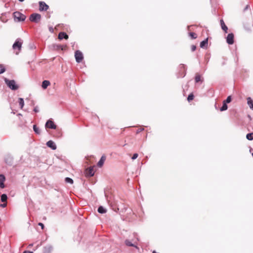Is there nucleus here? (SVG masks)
I'll return each instance as SVG.
<instances>
[{
    "label": "nucleus",
    "instance_id": "20e7f679",
    "mask_svg": "<svg viewBox=\"0 0 253 253\" xmlns=\"http://www.w3.org/2000/svg\"><path fill=\"white\" fill-rule=\"evenodd\" d=\"M75 57L76 61L77 63H81L83 60L84 55L83 53L81 51L78 50H76L75 52Z\"/></svg>",
    "mask_w": 253,
    "mask_h": 253
},
{
    "label": "nucleus",
    "instance_id": "e433bc0d",
    "mask_svg": "<svg viewBox=\"0 0 253 253\" xmlns=\"http://www.w3.org/2000/svg\"><path fill=\"white\" fill-rule=\"evenodd\" d=\"M144 130V128H139V129H138L136 130V134H138V133H139V132H140L141 131H143V130Z\"/></svg>",
    "mask_w": 253,
    "mask_h": 253
},
{
    "label": "nucleus",
    "instance_id": "5701e85b",
    "mask_svg": "<svg viewBox=\"0 0 253 253\" xmlns=\"http://www.w3.org/2000/svg\"><path fill=\"white\" fill-rule=\"evenodd\" d=\"M18 102L21 109H22L24 106V100L23 98H18Z\"/></svg>",
    "mask_w": 253,
    "mask_h": 253
},
{
    "label": "nucleus",
    "instance_id": "72a5a7b5",
    "mask_svg": "<svg viewBox=\"0 0 253 253\" xmlns=\"http://www.w3.org/2000/svg\"><path fill=\"white\" fill-rule=\"evenodd\" d=\"M189 36L192 39H195L197 38L196 34L193 32H190L189 33Z\"/></svg>",
    "mask_w": 253,
    "mask_h": 253
},
{
    "label": "nucleus",
    "instance_id": "aec40b11",
    "mask_svg": "<svg viewBox=\"0 0 253 253\" xmlns=\"http://www.w3.org/2000/svg\"><path fill=\"white\" fill-rule=\"evenodd\" d=\"M97 211L99 213H101V214H103V213H105L107 211V210H106V209H105L103 206H100L98 208V210H97Z\"/></svg>",
    "mask_w": 253,
    "mask_h": 253
},
{
    "label": "nucleus",
    "instance_id": "dca6fc26",
    "mask_svg": "<svg viewBox=\"0 0 253 253\" xmlns=\"http://www.w3.org/2000/svg\"><path fill=\"white\" fill-rule=\"evenodd\" d=\"M105 160H106V157L104 155L102 156L100 159L97 163V166L99 168L102 167L104 163Z\"/></svg>",
    "mask_w": 253,
    "mask_h": 253
},
{
    "label": "nucleus",
    "instance_id": "4c0bfd02",
    "mask_svg": "<svg viewBox=\"0 0 253 253\" xmlns=\"http://www.w3.org/2000/svg\"><path fill=\"white\" fill-rule=\"evenodd\" d=\"M196 49V46L195 45H192V46H191L192 51H194Z\"/></svg>",
    "mask_w": 253,
    "mask_h": 253
},
{
    "label": "nucleus",
    "instance_id": "0eeeda50",
    "mask_svg": "<svg viewBox=\"0 0 253 253\" xmlns=\"http://www.w3.org/2000/svg\"><path fill=\"white\" fill-rule=\"evenodd\" d=\"M4 162L7 165L11 166L13 162V158L12 155L10 154L6 155L4 158Z\"/></svg>",
    "mask_w": 253,
    "mask_h": 253
},
{
    "label": "nucleus",
    "instance_id": "f3484780",
    "mask_svg": "<svg viewBox=\"0 0 253 253\" xmlns=\"http://www.w3.org/2000/svg\"><path fill=\"white\" fill-rule=\"evenodd\" d=\"M220 23L221 27V29H222V30L224 31L225 33H227L228 27L225 25L223 20L221 19L220 20Z\"/></svg>",
    "mask_w": 253,
    "mask_h": 253
},
{
    "label": "nucleus",
    "instance_id": "6ab92c4d",
    "mask_svg": "<svg viewBox=\"0 0 253 253\" xmlns=\"http://www.w3.org/2000/svg\"><path fill=\"white\" fill-rule=\"evenodd\" d=\"M247 103L249 106L250 108L253 110V100L250 97L247 98Z\"/></svg>",
    "mask_w": 253,
    "mask_h": 253
},
{
    "label": "nucleus",
    "instance_id": "393cba45",
    "mask_svg": "<svg viewBox=\"0 0 253 253\" xmlns=\"http://www.w3.org/2000/svg\"><path fill=\"white\" fill-rule=\"evenodd\" d=\"M33 130L34 132L37 134H40L41 133L40 129L36 125L33 126Z\"/></svg>",
    "mask_w": 253,
    "mask_h": 253
},
{
    "label": "nucleus",
    "instance_id": "c85d7f7f",
    "mask_svg": "<svg viewBox=\"0 0 253 253\" xmlns=\"http://www.w3.org/2000/svg\"><path fill=\"white\" fill-rule=\"evenodd\" d=\"M195 81L196 83H198V82L201 81V77L200 74H196L195 77Z\"/></svg>",
    "mask_w": 253,
    "mask_h": 253
},
{
    "label": "nucleus",
    "instance_id": "2f4dec72",
    "mask_svg": "<svg viewBox=\"0 0 253 253\" xmlns=\"http://www.w3.org/2000/svg\"><path fill=\"white\" fill-rule=\"evenodd\" d=\"M194 98V95L192 93H190L188 95L187 97V100L188 102H190L191 101L193 100Z\"/></svg>",
    "mask_w": 253,
    "mask_h": 253
},
{
    "label": "nucleus",
    "instance_id": "1a4fd4ad",
    "mask_svg": "<svg viewBox=\"0 0 253 253\" xmlns=\"http://www.w3.org/2000/svg\"><path fill=\"white\" fill-rule=\"evenodd\" d=\"M45 127L46 128H48L50 129H56V125L54 123V122L51 120H48L45 123Z\"/></svg>",
    "mask_w": 253,
    "mask_h": 253
},
{
    "label": "nucleus",
    "instance_id": "f704fd0d",
    "mask_svg": "<svg viewBox=\"0 0 253 253\" xmlns=\"http://www.w3.org/2000/svg\"><path fill=\"white\" fill-rule=\"evenodd\" d=\"M138 156V155L137 153H134L133 154V156L131 157V159L132 160H135Z\"/></svg>",
    "mask_w": 253,
    "mask_h": 253
},
{
    "label": "nucleus",
    "instance_id": "a19ab883",
    "mask_svg": "<svg viewBox=\"0 0 253 253\" xmlns=\"http://www.w3.org/2000/svg\"><path fill=\"white\" fill-rule=\"evenodd\" d=\"M23 253H33V252L29 251H25L23 252Z\"/></svg>",
    "mask_w": 253,
    "mask_h": 253
},
{
    "label": "nucleus",
    "instance_id": "49530a36",
    "mask_svg": "<svg viewBox=\"0 0 253 253\" xmlns=\"http://www.w3.org/2000/svg\"><path fill=\"white\" fill-rule=\"evenodd\" d=\"M32 105H34V101H32Z\"/></svg>",
    "mask_w": 253,
    "mask_h": 253
},
{
    "label": "nucleus",
    "instance_id": "c756f323",
    "mask_svg": "<svg viewBox=\"0 0 253 253\" xmlns=\"http://www.w3.org/2000/svg\"><path fill=\"white\" fill-rule=\"evenodd\" d=\"M65 181L69 184H73L74 182L73 180L71 178L68 177L65 178Z\"/></svg>",
    "mask_w": 253,
    "mask_h": 253
},
{
    "label": "nucleus",
    "instance_id": "37998d69",
    "mask_svg": "<svg viewBox=\"0 0 253 253\" xmlns=\"http://www.w3.org/2000/svg\"><path fill=\"white\" fill-rule=\"evenodd\" d=\"M49 31L51 32H53V29L52 27H50L49 28Z\"/></svg>",
    "mask_w": 253,
    "mask_h": 253
},
{
    "label": "nucleus",
    "instance_id": "f03ea898",
    "mask_svg": "<svg viewBox=\"0 0 253 253\" xmlns=\"http://www.w3.org/2000/svg\"><path fill=\"white\" fill-rule=\"evenodd\" d=\"M14 18L17 19L18 22L24 21L26 19V16L19 11L14 12L13 14Z\"/></svg>",
    "mask_w": 253,
    "mask_h": 253
},
{
    "label": "nucleus",
    "instance_id": "ea45409f",
    "mask_svg": "<svg viewBox=\"0 0 253 253\" xmlns=\"http://www.w3.org/2000/svg\"><path fill=\"white\" fill-rule=\"evenodd\" d=\"M38 225L41 227L42 229H43V228L44 227V224L42 223L39 222L38 223Z\"/></svg>",
    "mask_w": 253,
    "mask_h": 253
},
{
    "label": "nucleus",
    "instance_id": "c9c22d12",
    "mask_svg": "<svg viewBox=\"0 0 253 253\" xmlns=\"http://www.w3.org/2000/svg\"><path fill=\"white\" fill-rule=\"evenodd\" d=\"M34 111L36 113H38L40 111L38 106L35 107Z\"/></svg>",
    "mask_w": 253,
    "mask_h": 253
},
{
    "label": "nucleus",
    "instance_id": "39448f33",
    "mask_svg": "<svg viewBox=\"0 0 253 253\" xmlns=\"http://www.w3.org/2000/svg\"><path fill=\"white\" fill-rule=\"evenodd\" d=\"M22 40L20 39H17L15 41L12 45V48L14 49H18L20 50L22 47Z\"/></svg>",
    "mask_w": 253,
    "mask_h": 253
},
{
    "label": "nucleus",
    "instance_id": "7c9ffc66",
    "mask_svg": "<svg viewBox=\"0 0 253 253\" xmlns=\"http://www.w3.org/2000/svg\"><path fill=\"white\" fill-rule=\"evenodd\" d=\"M54 47H55L56 48H57L58 49H61L63 50L65 49V46H63L61 44H56L54 45Z\"/></svg>",
    "mask_w": 253,
    "mask_h": 253
},
{
    "label": "nucleus",
    "instance_id": "a18cd8bd",
    "mask_svg": "<svg viewBox=\"0 0 253 253\" xmlns=\"http://www.w3.org/2000/svg\"><path fill=\"white\" fill-rule=\"evenodd\" d=\"M32 246H33V244H30V245H29V247H32Z\"/></svg>",
    "mask_w": 253,
    "mask_h": 253
},
{
    "label": "nucleus",
    "instance_id": "ddd939ff",
    "mask_svg": "<svg viewBox=\"0 0 253 253\" xmlns=\"http://www.w3.org/2000/svg\"><path fill=\"white\" fill-rule=\"evenodd\" d=\"M53 250V247L50 245H47L43 247V253H50Z\"/></svg>",
    "mask_w": 253,
    "mask_h": 253
},
{
    "label": "nucleus",
    "instance_id": "4be33fe9",
    "mask_svg": "<svg viewBox=\"0 0 253 253\" xmlns=\"http://www.w3.org/2000/svg\"><path fill=\"white\" fill-rule=\"evenodd\" d=\"M7 198V196L6 194H2L0 196V201L1 202H6Z\"/></svg>",
    "mask_w": 253,
    "mask_h": 253
},
{
    "label": "nucleus",
    "instance_id": "412c9836",
    "mask_svg": "<svg viewBox=\"0 0 253 253\" xmlns=\"http://www.w3.org/2000/svg\"><path fill=\"white\" fill-rule=\"evenodd\" d=\"M94 172L92 168H89L87 171V175L89 176H92L94 175Z\"/></svg>",
    "mask_w": 253,
    "mask_h": 253
},
{
    "label": "nucleus",
    "instance_id": "f257e3e1",
    "mask_svg": "<svg viewBox=\"0 0 253 253\" xmlns=\"http://www.w3.org/2000/svg\"><path fill=\"white\" fill-rule=\"evenodd\" d=\"M4 81L6 85L12 90H17L19 86L14 80H9L6 78H4Z\"/></svg>",
    "mask_w": 253,
    "mask_h": 253
},
{
    "label": "nucleus",
    "instance_id": "7ed1b4c3",
    "mask_svg": "<svg viewBox=\"0 0 253 253\" xmlns=\"http://www.w3.org/2000/svg\"><path fill=\"white\" fill-rule=\"evenodd\" d=\"M29 19L31 22L37 23L41 20V15L39 13H34L30 15Z\"/></svg>",
    "mask_w": 253,
    "mask_h": 253
},
{
    "label": "nucleus",
    "instance_id": "cd10ccee",
    "mask_svg": "<svg viewBox=\"0 0 253 253\" xmlns=\"http://www.w3.org/2000/svg\"><path fill=\"white\" fill-rule=\"evenodd\" d=\"M227 108H228V106H227V104L223 102L222 106L220 108V111L221 112L224 111H226L227 109Z\"/></svg>",
    "mask_w": 253,
    "mask_h": 253
},
{
    "label": "nucleus",
    "instance_id": "473e14b6",
    "mask_svg": "<svg viewBox=\"0 0 253 253\" xmlns=\"http://www.w3.org/2000/svg\"><path fill=\"white\" fill-rule=\"evenodd\" d=\"M231 100H232V97H231V96H228L227 97V98H226L225 100H224L223 101V102H224V103H226V104H227V103H230V102H231Z\"/></svg>",
    "mask_w": 253,
    "mask_h": 253
},
{
    "label": "nucleus",
    "instance_id": "a878e982",
    "mask_svg": "<svg viewBox=\"0 0 253 253\" xmlns=\"http://www.w3.org/2000/svg\"><path fill=\"white\" fill-rule=\"evenodd\" d=\"M246 138L250 140H253V132H250L248 133L246 135Z\"/></svg>",
    "mask_w": 253,
    "mask_h": 253
},
{
    "label": "nucleus",
    "instance_id": "423d86ee",
    "mask_svg": "<svg viewBox=\"0 0 253 253\" xmlns=\"http://www.w3.org/2000/svg\"><path fill=\"white\" fill-rule=\"evenodd\" d=\"M179 70H180V73L178 77L179 78H183L186 75V65L184 64H180L179 65Z\"/></svg>",
    "mask_w": 253,
    "mask_h": 253
},
{
    "label": "nucleus",
    "instance_id": "6e6552de",
    "mask_svg": "<svg viewBox=\"0 0 253 253\" xmlns=\"http://www.w3.org/2000/svg\"><path fill=\"white\" fill-rule=\"evenodd\" d=\"M226 42L228 44L232 45L234 42V35L233 33H231L228 34L226 37Z\"/></svg>",
    "mask_w": 253,
    "mask_h": 253
},
{
    "label": "nucleus",
    "instance_id": "f8f14e48",
    "mask_svg": "<svg viewBox=\"0 0 253 253\" xmlns=\"http://www.w3.org/2000/svg\"><path fill=\"white\" fill-rule=\"evenodd\" d=\"M58 38L60 40H62L64 39L67 40L69 38V36L66 33L61 32L58 34Z\"/></svg>",
    "mask_w": 253,
    "mask_h": 253
},
{
    "label": "nucleus",
    "instance_id": "4468645a",
    "mask_svg": "<svg viewBox=\"0 0 253 253\" xmlns=\"http://www.w3.org/2000/svg\"><path fill=\"white\" fill-rule=\"evenodd\" d=\"M5 180V177L4 174H0V188H4L5 187L4 181Z\"/></svg>",
    "mask_w": 253,
    "mask_h": 253
},
{
    "label": "nucleus",
    "instance_id": "de8ad7c7",
    "mask_svg": "<svg viewBox=\"0 0 253 253\" xmlns=\"http://www.w3.org/2000/svg\"><path fill=\"white\" fill-rule=\"evenodd\" d=\"M95 118H96L97 120H98V117H95Z\"/></svg>",
    "mask_w": 253,
    "mask_h": 253
},
{
    "label": "nucleus",
    "instance_id": "9b49d317",
    "mask_svg": "<svg viewBox=\"0 0 253 253\" xmlns=\"http://www.w3.org/2000/svg\"><path fill=\"white\" fill-rule=\"evenodd\" d=\"M46 144L48 147L51 148L53 150H55L57 148L56 144L52 140H50L48 141Z\"/></svg>",
    "mask_w": 253,
    "mask_h": 253
},
{
    "label": "nucleus",
    "instance_id": "c03bdc74",
    "mask_svg": "<svg viewBox=\"0 0 253 253\" xmlns=\"http://www.w3.org/2000/svg\"><path fill=\"white\" fill-rule=\"evenodd\" d=\"M20 2H23L24 1V0H18Z\"/></svg>",
    "mask_w": 253,
    "mask_h": 253
},
{
    "label": "nucleus",
    "instance_id": "bb28decb",
    "mask_svg": "<svg viewBox=\"0 0 253 253\" xmlns=\"http://www.w3.org/2000/svg\"><path fill=\"white\" fill-rule=\"evenodd\" d=\"M125 244L127 246H128V247H136V246L134 245V244L132 243L129 240H126L125 241Z\"/></svg>",
    "mask_w": 253,
    "mask_h": 253
},
{
    "label": "nucleus",
    "instance_id": "58836bf2",
    "mask_svg": "<svg viewBox=\"0 0 253 253\" xmlns=\"http://www.w3.org/2000/svg\"><path fill=\"white\" fill-rule=\"evenodd\" d=\"M7 206V204H6V202L5 203H3V204H1L0 205V207H1V208H5Z\"/></svg>",
    "mask_w": 253,
    "mask_h": 253
},
{
    "label": "nucleus",
    "instance_id": "79ce46f5",
    "mask_svg": "<svg viewBox=\"0 0 253 253\" xmlns=\"http://www.w3.org/2000/svg\"><path fill=\"white\" fill-rule=\"evenodd\" d=\"M249 6H250L249 5H247L244 8V11H245L247 10L249 8Z\"/></svg>",
    "mask_w": 253,
    "mask_h": 253
},
{
    "label": "nucleus",
    "instance_id": "b1692460",
    "mask_svg": "<svg viewBox=\"0 0 253 253\" xmlns=\"http://www.w3.org/2000/svg\"><path fill=\"white\" fill-rule=\"evenodd\" d=\"M6 71V68L4 64H0V74L4 73Z\"/></svg>",
    "mask_w": 253,
    "mask_h": 253
},
{
    "label": "nucleus",
    "instance_id": "a211bd4d",
    "mask_svg": "<svg viewBox=\"0 0 253 253\" xmlns=\"http://www.w3.org/2000/svg\"><path fill=\"white\" fill-rule=\"evenodd\" d=\"M50 84V83L48 80H44L42 81V87L43 89H45L47 88L48 86H49Z\"/></svg>",
    "mask_w": 253,
    "mask_h": 253
},
{
    "label": "nucleus",
    "instance_id": "2eb2a0df",
    "mask_svg": "<svg viewBox=\"0 0 253 253\" xmlns=\"http://www.w3.org/2000/svg\"><path fill=\"white\" fill-rule=\"evenodd\" d=\"M208 39L207 38L200 42V47L202 48H207V47L208 46Z\"/></svg>",
    "mask_w": 253,
    "mask_h": 253
},
{
    "label": "nucleus",
    "instance_id": "9d476101",
    "mask_svg": "<svg viewBox=\"0 0 253 253\" xmlns=\"http://www.w3.org/2000/svg\"><path fill=\"white\" fill-rule=\"evenodd\" d=\"M49 8V6L44 1L39 2V10L41 11H46Z\"/></svg>",
    "mask_w": 253,
    "mask_h": 253
}]
</instances>
